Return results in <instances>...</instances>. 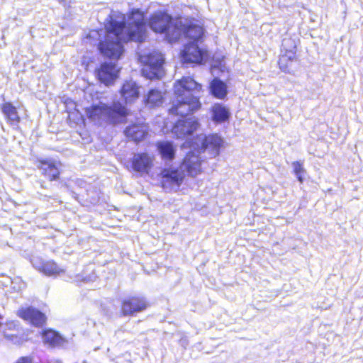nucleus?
<instances>
[{
    "mask_svg": "<svg viewBox=\"0 0 363 363\" xmlns=\"http://www.w3.org/2000/svg\"><path fill=\"white\" fill-rule=\"evenodd\" d=\"M160 186L170 191L179 188L184 182L185 174L181 169L174 167H164L158 174Z\"/></svg>",
    "mask_w": 363,
    "mask_h": 363,
    "instance_id": "obj_6",
    "label": "nucleus"
},
{
    "mask_svg": "<svg viewBox=\"0 0 363 363\" xmlns=\"http://www.w3.org/2000/svg\"><path fill=\"white\" fill-rule=\"evenodd\" d=\"M210 93L218 99H224L228 94L227 84L218 77H214L209 84Z\"/></svg>",
    "mask_w": 363,
    "mask_h": 363,
    "instance_id": "obj_22",
    "label": "nucleus"
},
{
    "mask_svg": "<svg viewBox=\"0 0 363 363\" xmlns=\"http://www.w3.org/2000/svg\"><path fill=\"white\" fill-rule=\"evenodd\" d=\"M37 168L41 175L48 182H58L61 179L62 163L50 158H40L36 161Z\"/></svg>",
    "mask_w": 363,
    "mask_h": 363,
    "instance_id": "obj_8",
    "label": "nucleus"
},
{
    "mask_svg": "<svg viewBox=\"0 0 363 363\" xmlns=\"http://www.w3.org/2000/svg\"><path fill=\"white\" fill-rule=\"evenodd\" d=\"M155 147L163 160L172 162L175 159L177 145L172 141L160 140L156 142Z\"/></svg>",
    "mask_w": 363,
    "mask_h": 363,
    "instance_id": "obj_18",
    "label": "nucleus"
},
{
    "mask_svg": "<svg viewBox=\"0 0 363 363\" xmlns=\"http://www.w3.org/2000/svg\"><path fill=\"white\" fill-rule=\"evenodd\" d=\"M120 68L111 62H103L94 70L98 81L106 86L112 85L118 78Z\"/></svg>",
    "mask_w": 363,
    "mask_h": 363,
    "instance_id": "obj_11",
    "label": "nucleus"
},
{
    "mask_svg": "<svg viewBox=\"0 0 363 363\" xmlns=\"http://www.w3.org/2000/svg\"><path fill=\"white\" fill-rule=\"evenodd\" d=\"M149 306L150 303L145 297L138 295L130 296L121 301L120 315L132 316L145 311Z\"/></svg>",
    "mask_w": 363,
    "mask_h": 363,
    "instance_id": "obj_7",
    "label": "nucleus"
},
{
    "mask_svg": "<svg viewBox=\"0 0 363 363\" xmlns=\"http://www.w3.org/2000/svg\"><path fill=\"white\" fill-rule=\"evenodd\" d=\"M204 160L193 151L188 152L182 160L179 167L185 174L191 177H196L203 172L202 163Z\"/></svg>",
    "mask_w": 363,
    "mask_h": 363,
    "instance_id": "obj_10",
    "label": "nucleus"
},
{
    "mask_svg": "<svg viewBox=\"0 0 363 363\" xmlns=\"http://www.w3.org/2000/svg\"><path fill=\"white\" fill-rule=\"evenodd\" d=\"M92 61H93L92 60H87V58L86 57H84L82 60V64L85 66V69L87 70L89 62H92Z\"/></svg>",
    "mask_w": 363,
    "mask_h": 363,
    "instance_id": "obj_26",
    "label": "nucleus"
},
{
    "mask_svg": "<svg viewBox=\"0 0 363 363\" xmlns=\"http://www.w3.org/2000/svg\"><path fill=\"white\" fill-rule=\"evenodd\" d=\"M155 33L164 34L170 43L179 40L180 24L174 22L167 11L158 10L146 19L145 13L140 9H133L127 13L126 21H117L111 18L104 22V33L101 29L92 30L86 35L99 37L97 49L104 57L118 60L124 53V44L130 42L142 43L147 36L146 26Z\"/></svg>",
    "mask_w": 363,
    "mask_h": 363,
    "instance_id": "obj_1",
    "label": "nucleus"
},
{
    "mask_svg": "<svg viewBox=\"0 0 363 363\" xmlns=\"http://www.w3.org/2000/svg\"><path fill=\"white\" fill-rule=\"evenodd\" d=\"M180 24L179 30V38L182 35L185 38L191 40V43H196L202 39L203 35V28L194 21H189L186 23H183L179 21Z\"/></svg>",
    "mask_w": 363,
    "mask_h": 363,
    "instance_id": "obj_15",
    "label": "nucleus"
},
{
    "mask_svg": "<svg viewBox=\"0 0 363 363\" xmlns=\"http://www.w3.org/2000/svg\"><path fill=\"white\" fill-rule=\"evenodd\" d=\"M208 56V50L200 48L194 43L186 44L180 54L182 63L186 65H202Z\"/></svg>",
    "mask_w": 363,
    "mask_h": 363,
    "instance_id": "obj_9",
    "label": "nucleus"
},
{
    "mask_svg": "<svg viewBox=\"0 0 363 363\" xmlns=\"http://www.w3.org/2000/svg\"><path fill=\"white\" fill-rule=\"evenodd\" d=\"M150 128L144 118H136L130 121L123 129V134L126 142L140 144L150 137Z\"/></svg>",
    "mask_w": 363,
    "mask_h": 363,
    "instance_id": "obj_4",
    "label": "nucleus"
},
{
    "mask_svg": "<svg viewBox=\"0 0 363 363\" xmlns=\"http://www.w3.org/2000/svg\"><path fill=\"white\" fill-rule=\"evenodd\" d=\"M16 315L30 325L37 328H43L47 323L46 315L39 309L31 306L21 307L17 311Z\"/></svg>",
    "mask_w": 363,
    "mask_h": 363,
    "instance_id": "obj_13",
    "label": "nucleus"
},
{
    "mask_svg": "<svg viewBox=\"0 0 363 363\" xmlns=\"http://www.w3.org/2000/svg\"><path fill=\"white\" fill-rule=\"evenodd\" d=\"M39 271L48 276L57 275L64 272L53 260L43 262L39 267Z\"/></svg>",
    "mask_w": 363,
    "mask_h": 363,
    "instance_id": "obj_24",
    "label": "nucleus"
},
{
    "mask_svg": "<svg viewBox=\"0 0 363 363\" xmlns=\"http://www.w3.org/2000/svg\"><path fill=\"white\" fill-rule=\"evenodd\" d=\"M40 186H41V188L45 189L48 188L47 185L45 184V183L44 182L40 183Z\"/></svg>",
    "mask_w": 363,
    "mask_h": 363,
    "instance_id": "obj_27",
    "label": "nucleus"
},
{
    "mask_svg": "<svg viewBox=\"0 0 363 363\" xmlns=\"http://www.w3.org/2000/svg\"><path fill=\"white\" fill-rule=\"evenodd\" d=\"M85 113L91 121H104L111 124L117 123L120 118L128 114L126 108L118 101L111 105L102 103L91 105L86 108Z\"/></svg>",
    "mask_w": 363,
    "mask_h": 363,
    "instance_id": "obj_3",
    "label": "nucleus"
},
{
    "mask_svg": "<svg viewBox=\"0 0 363 363\" xmlns=\"http://www.w3.org/2000/svg\"><path fill=\"white\" fill-rule=\"evenodd\" d=\"M11 325H12V326H13V328H16V325H14V324H13V323H11Z\"/></svg>",
    "mask_w": 363,
    "mask_h": 363,
    "instance_id": "obj_29",
    "label": "nucleus"
},
{
    "mask_svg": "<svg viewBox=\"0 0 363 363\" xmlns=\"http://www.w3.org/2000/svg\"><path fill=\"white\" fill-rule=\"evenodd\" d=\"M292 166L294 168V173L296 176L297 179L300 183L303 182V174L305 172V169L303 167L302 162L299 161L293 162Z\"/></svg>",
    "mask_w": 363,
    "mask_h": 363,
    "instance_id": "obj_25",
    "label": "nucleus"
},
{
    "mask_svg": "<svg viewBox=\"0 0 363 363\" xmlns=\"http://www.w3.org/2000/svg\"><path fill=\"white\" fill-rule=\"evenodd\" d=\"M286 42L291 43L290 46L286 48V45H283L282 53L279 55L277 63L279 68L283 72L290 73L294 64L297 62V46L291 39H288Z\"/></svg>",
    "mask_w": 363,
    "mask_h": 363,
    "instance_id": "obj_14",
    "label": "nucleus"
},
{
    "mask_svg": "<svg viewBox=\"0 0 363 363\" xmlns=\"http://www.w3.org/2000/svg\"><path fill=\"white\" fill-rule=\"evenodd\" d=\"M4 333H5V336H6V337H9V335L6 333V331H4Z\"/></svg>",
    "mask_w": 363,
    "mask_h": 363,
    "instance_id": "obj_30",
    "label": "nucleus"
},
{
    "mask_svg": "<svg viewBox=\"0 0 363 363\" xmlns=\"http://www.w3.org/2000/svg\"><path fill=\"white\" fill-rule=\"evenodd\" d=\"M41 336L43 343L51 348L62 347L67 342V340L59 332L51 328L43 330Z\"/></svg>",
    "mask_w": 363,
    "mask_h": 363,
    "instance_id": "obj_17",
    "label": "nucleus"
},
{
    "mask_svg": "<svg viewBox=\"0 0 363 363\" xmlns=\"http://www.w3.org/2000/svg\"><path fill=\"white\" fill-rule=\"evenodd\" d=\"M203 86L193 77L183 76L173 84L174 98L170 101L168 113L183 118L177 120L172 127V132L177 137L184 138L195 132L199 123L197 119L184 118L193 115L202 107L200 97L194 94L201 92Z\"/></svg>",
    "mask_w": 363,
    "mask_h": 363,
    "instance_id": "obj_2",
    "label": "nucleus"
},
{
    "mask_svg": "<svg viewBox=\"0 0 363 363\" xmlns=\"http://www.w3.org/2000/svg\"><path fill=\"white\" fill-rule=\"evenodd\" d=\"M2 316L0 315V326L1 325Z\"/></svg>",
    "mask_w": 363,
    "mask_h": 363,
    "instance_id": "obj_28",
    "label": "nucleus"
},
{
    "mask_svg": "<svg viewBox=\"0 0 363 363\" xmlns=\"http://www.w3.org/2000/svg\"><path fill=\"white\" fill-rule=\"evenodd\" d=\"M139 61L143 65L142 71L148 78H159L162 74L164 62L162 55L157 52L140 55Z\"/></svg>",
    "mask_w": 363,
    "mask_h": 363,
    "instance_id": "obj_5",
    "label": "nucleus"
},
{
    "mask_svg": "<svg viewBox=\"0 0 363 363\" xmlns=\"http://www.w3.org/2000/svg\"><path fill=\"white\" fill-rule=\"evenodd\" d=\"M211 118L217 123L228 121L230 113L229 109L221 103H216L211 107Z\"/></svg>",
    "mask_w": 363,
    "mask_h": 363,
    "instance_id": "obj_21",
    "label": "nucleus"
},
{
    "mask_svg": "<svg viewBox=\"0 0 363 363\" xmlns=\"http://www.w3.org/2000/svg\"><path fill=\"white\" fill-rule=\"evenodd\" d=\"M155 156L147 152L135 153L130 159V169L133 172L149 174L154 167Z\"/></svg>",
    "mask_w": 363,
    "mask_h": 363,
    "instance_id": "obj_12",
    "label": "nucleus"
},
{
    "mask_svg": "<svg viewBox=\"0 0 363 363\" xmlns=\"http://www.w3.org/2000/svg\"><path fill=\"white\" fill-rule=\"evenodd\" d=\"M164 97L162 91L157 89H150L145 99V104L152 106H159L163 103Z\"/></svg>",
    "mask_w": 363,
    "mask_h": 363,
    "instance_id": "obj_23",
    "label": "nucleus"
},
{
    "mask_svg": "<svg viewBox=\"0 0 363 363\" xmlns=\"http://www.w3.org/2000/svg\"><path fill=\"white\" fill-rule=\"evenodd\" d=\"M120 94L126 104H130L138 99L139 88L135 82L126 81L123 84Z\"/></svg>",
    "mask_w": 363,
    "mask_h": 363,
    "instance_id": "obj_20",
    "label": "nucleus"
},
{
    "mask_svg": "<svg viewBox=\"0 0 363 363\" xmlns=\"http://www.w3.org/2000/svg\"><path fill=\"white\" fill-rule=\"evenodd\" d=\"M0 109L3 113L7 123L10 125H18L21 121L18 114L17 108L11 101H4L0 106Z\"/></svg>",
    "mask_w": 363,
    "mask_h": 363,
    "instance_id": "obj_19",
    "label": "nucleus"
},
{
    "mask_svg": "<svg viewBox=\"0 0 363 363\" xmlns=\"http://www.w3.org/2000/svg\"><path fill=\"white\" fill-rule=\"evenodd\" d=\"M223 140L217 133H211L205 135L201 143L200 149L204 152L209 150L213 156L219 154L220 148L223 147Z\"/></svg>",
    "mask_w": 363,
    "mask_h": 363,
    "instance_id": "obj_16",
    "label": "nucleus"
}]
</instances>
